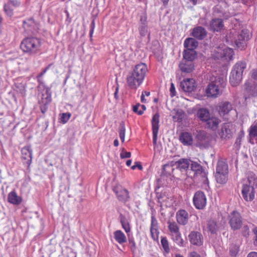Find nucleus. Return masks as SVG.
I'll return each mask as SVG.
<instances>
[{
	"label": "nucleus",
	"mask_w": 257,
	"mask_h": 257,
	"mask_svg": "<svg viewBox=\"0 0 257 257\" xmlns=\"http://www.w3.org/2000/svg\"><path fill=\"white\" fill-rule=\"evenodd\" d=\"M120 221L121 224V225L123 228L124 229L126 232H128L130 231V227L129 223L126 218V217L122 215L121 214L119 216Z\"/></svg>",
	"instance_id": "e433bc0d"
},
{
	"label": "nucleus",
	"mask_w": 257,
	"mask_h": 257,
	"mask_svg": "<svg viewBox=\"0 0 257 257\" xmlns=\"http://www.w3.org/2000/svg\"><path fill=\"white\" fill-rule=\"evenodd\" d=\"M207 228L211 233H215L217 230V225L216 222L213 220L208 221L207 223Z\"/></svg>",
	"instance_id": "a19ab883"
},
{
	"label": "nucleus",
	"mask_w": 257,
	"mask_h": 257,
	"mask_svg": "<svg viewBox=\"0 0 257 257\" xmlns=\"http://www.w3.org/2000/svg\"><path fill=\"white\" fill-rule=\"evenodd\" d=\"M251 77L257 80V69H253L251 72Z\"/></svg>",
	"instance_id": "680f3d73"
},
{
	"label": "nucleus",
	"mask_w": 257,
	"mask_h": 257,
	"mask_svg": "<svg viewBox=\"0 0 257 257\" xmlns=\"http://www.w3.org/2000/svg\"><path fill=\"white\" fill-rule=\"evenodd\" d=\"M140 106V104H136V105L134 106L133 107V111L135 112H136L139 115H141L143 113V111H142V110H138V108Z\"/></svg>",
	"instance_id": "5fc2aeb1"
},
{
	"label": "nucleus",
	"mask_w": 257,
	"mask_h": 257,
	"mask_svg": "<svg viewBox=\"0 0 257 257\" xmlns=\"http://www.w3.org/2000/svg\"><path fill=\"white\" fill-rule=\"evenodd\" d=\"M180 141L185 145L189 146L193 143V138L191 134L183 132L180 136Z\"/></svg>",
	"instance_id": "393cba45"
},
{
	"label": "nucleus",
	"mask_w": 257,
	"mask_h": 257,
	"mask_svg": "<svg viewBox=\"0 0 257 257\" xmlns=\"http://www.w3.org/2000/svg\"><path fill=\"white\" fill-rule=\"evenodd\" d=\"M113 191L115 193L118 199L122 202H125L129 198V193L125 189H123L121 187H115L113 188Z\"/></svg>",
	"instance_id": "dca6fc26"
},
{
	"label": "nucleus",
	"mask_w": 257,
	"mask_h": 257,
	"mask_svg": "<svg viewBox=\"0 0 257 257\" xmlns=\"http://www.w3.org/2000/svg\"><path fill=\"white\" fill-rule=\"evenodd\" d=\"M40 47V40L36 38H26L24 39L20 45L21 49L24 52L31 54L36 53Z\"/></svg>",
	"instance_id": "20e7f679"
},
{
	"label": "nucleus",
	"mask_w": 257,
	"mask_h": 257,
	"mask_svg": "<svg viewBox=\"0 0 257 257\" xmlns=\"http://www.w3.org/2000/svg\"><path fill=\"white\" fill-rule=\"evenodd\" d=\"M206 122L207 127L215 130L217 128L220 120L216 117H209Z\"/></svg>",
	"instance_id": "bb28decb"
},
{
	"label": "nucleus",
	"mask_w": 257,
	"mask_h": 257,
	"mask_svg": "<svg viewBox=\"0 0 257 257\" xmlns=\"http://www.w3.org/2000/svg\"><path fill=\"white\" fill-rule=\"evenodd\" d=\"M171 236L173 239L176 242V243L180 246L184 245L183 240L181 238L180 231L172 234Z\"/></svg>",
	"instance_id": "4c0bfd02"
},
{
	"label": "nucleus",
	"mask_w": 257,
	"mask_h": 257,
	"mask_svg": "<svg viewBox=\"0 0 257 257\" xmlns=\"http://www.w3.org/2000/svg\"><path fill=\"white\" fill-rule=\"evenodd\" d=\"M136 168H138L140 170L143 169V167L140 163L136 162V165L131 167L132 169L135 170Z\"/></svg>",
	"instance_id": "13d9d810"
},
{
	"label": "nucleus",
	"mask_w": 257,
	"mask_h": 257,
	"mask_svg": "<svg viewBox=\"0 0 257 257\" xmlns=\"http://www.w3.org/2000/svg\"><path fill=\"white\" fill-rule=\"evenodd\" d=\"M197 147L201 148H207L210 144V139L204 131H200L196 137Z\"/></svg>",
	"instance_id": "0eeeda50"
},
{
	"label": "nucleus",
	"mask_w": 257,
	"mask_h": 257,
	"mask_svg": "<svg viewBox=\"0 0 257 257\" xmlns=\"http://www.w3.org/2000/svg\"><path fill=\"white\" fill-rule=\"evenodd\" d=\"M216 52L218 58H224L227 60H232L233 55V50L229 48H225L223 49L218 48Z\"/></svg>",
	"instance_id": "f3484780"
},
{
	"label": "nucleus",
	"mask_w": 257,
	"mask_h": 257,
	"mask_svg": "<svg viewBox=\"0 0 257 257\" xmlns=\"http://www.w3.org/2000/svg\"><path fill=\"white\" fill-rule=\"evenodd\" d=\"M190 168V170L194 173V177H199V179L200 178L204 184L208 183L206 174L199 164L191 161Z\"/></svg>",
	"instance_id": "423d86ee"
},
{
	"label": "nucleus",
	"mask_w": 257,
	"mask_h": 257,
	"mask_svg": "<svg viewBox=\"0 0 257 257\" xmlns=\"http://www.w3.org/2000/svg\"><path fill=\"white\" fill-rule=\"evenodd\" d=\"M44 108L42 106H41V111L43 113H44L47 109V108L45 107V105H44Z\"/></svg>",
	"instance_id": "774afa93"
},
{
	"label": "nucleus",
	"mask_w": 257,
	"mask_h": 257,
	"mask_svg": "<svg viewBox=\"0 0 257 257\" xmlns=\"http://www.w3.org/2000/svg\"><path fill=\"white\" fill-rule=\"evenodd\" d=\"M198 45L197 41L192 38H189L185 40L184 45L187 49L194 50Z\"/></svg>",
	"instance_id": "cd10ccee"
},
{
	"label": "nucleus",
	"mask_w": 257,
	"mask_h": 257,
	"mask_svg": "<svg viewBox=\"0 0 257 257\" xmlns=\"http://www.w3.org/2000/svg\"><path fill=\"white\" fill-rule=\"evenodd\" d=\"M257 187V178L251 173L248 176L247 184L243 185L242 194L244 200L251 201L254 198V189Z\"/></svg>",
	"instance_id": "7ed1b4c3"
},
{
	"label": "nucleus",
	"mask_w": 257,
	"mask_h": 257,
	"mask_svg": "<svg viewBox=\"0 0 257 257\" xmlns=\"http://www.w3.org/2000/svg\"><path fill=\"white\" fill-rule=\"evenodd\" d=\"M4 10L8 16L11 17L13 15V10L12 9V6L10 4H7L5 5Z\"/></svg>",
	"instance_id": "c03bdc74"
},
{
	"label": "nucleus",
	"mask_w": 257,
	"mask_h": 257,
	"mask_svg": "<svg viewBox=\"0 0 257 257\" xmlns=\"http://www.w3.org/2000/svg\"><path fill=\"white\" fill-rule=\"evenodd\" d=\"M217 110L220 116H224L232 110V106L228 101L222 102L218 105Z\"/></svg>",
	"instance_id": "4468645a"
},
{
	"label": "nucleus",
	"mask_w": 257,
	"mask_h": 257,
	"mask_svg": "<svg viewBox=\"0 0 257 257\" xmlns=\"http://www.w3.org/2000/svg\"><path fill=\"white\" fill-rule=\"evenodd\" d=\"M244 89L249 96H257V83L248 81L244 84Z\"/></svg>",
	"instance_id": "6ab92c4d"
},
{
	"label": "nucleus",
	"mask_w": 257,
	"mask_h": 257,
	"mask_svg": "<svg viewBox=\"0 0 257 257\" xmlns=\"http://www.w3.org/2000/svg\"><path fill=\"white\" fill-rule=\"evenodd\" d=\"M35 25V22L32 19L28 20L27 22H24V28L25 29H27L28 31L30 30L29 29V27H34Z\"/></svg>",
	"instance_id": "a18cd8bd"
},
{
	"label": "nucleus",
	"mask_w": 257,
	"mask_h": 257,
	"mask_svg": "<svg viewBox=\"0 0 257 257\" xmlns=\"http://www.w3.org/2000/svg\"><path fill=\"white\" fill-rule=\"evenodd\" d=\"M188 238L191 243L193 245L200 246L203 243V236L198 231L191 232L188 235Z\"/></svg>",
	"instance_id": "2eb2a0df"
},
{
	"label": "nucleus",
	"mask_w": 257,
	"mask_h": 257,
	"mask_svg": "<svg viewBox=\"0 0 257 257\" xmlns=\"http://www.w3.org/2000/svg\"><path fill=\"white\" fill-rule=\"evenodd\" d=\"M22 158L24 163L26 164L28 166L31 163L32 158V151L30 146H26L21 150Z\"/></svg>",
	"instance_id": "a211bd4d"
},
{
	"label": "nucleus",
	"mask_w": 257,
	"mask_h": 257,
	"mask_svg": "<svg viewBox=\"0 0 257 257\" xmlns=\"http://www.w3.org/2000/svg\"><path fill=\"white\" fill-rule=\"evenodd\" d=\"M242 234L243 236L247 237L249 235V228L247 225H244L241 230Z\"/></svg>",
	"instance_id": "09e8293b"
},
{
	"label": "nucleus",
	"mask_w": 257,
	"mask_h": 257,
	"mask_svg": "<svg viewBox=\"0 0 257 257\" xmlns=\"http://www.w3.org/2000/svg\"><path fill=\"white\" fill-rule=\"evenodd\" d=\"M129 244L130 245L131 249L132 251H134L136 248V243L134 240L132 239H129Z\"/></svg>",
	"instance_id": "6e6d98bb"
},
{
	"label": "nucleus",
	"mask_w": 257,
	"mask_h": 257,
	"mask_svg": "<svg viewBox=\"0 0 257 257\" xmlns=\"http://www.w3.org/2000/svg\"><path fill=\"white\" fill-rule=\"evenodd\" d=\"M168 228L171 234H173L179 232V228L175 222H168Z\"/></svg>",
	"instance_id": "58836bf2"
},
{
	"label": "nucleus",
	"mask_w": 257,
	"mask_h": 257,
	"mask_svg": "<svg viewBox=\"0 0 257 257\" xmlns=\"http://www.w3.org/2000/svg\"><path fill=\"white\" fill-rule=\"evenodd\" d=\"M51 101V95L49 93V90L47 88L45 90V93L42 94L41 99L39 100L42 105L46 106Z\"/></svg>",
	"instance_id": "7c9ffc66"
},
{
	"label": "nucleus",
	"mask_w": 257,
	"mask_h": 257,
	"mask_svg": "<svg viewBox=\"0 0 257 257\" xmlns=\"http://www.w3.org/2000/svg\"><path fill=\"white\" fill-rule=\"evenodd\" d=\"M174 162H172L170 164H167L163 166L162 172L163 175L168 176L172 174L174 170L173 167L175 166V165H174Z\"/></svg>",
	"instance_id": "72a5a7b5"
},
{
	"label": "nucleus",
	"mask_w": 257,
	"mask_h": 257,
	"mask_svg": "<svg viewBox=\"0 0 257 257\" xmlns=\"http://www.w3.org/2000/svg\"><path fill=\"white\" fill-rule=\"evenodd\" d=\"M188 257H200V255L197 252L193 251L189 254Z\"/></svg>",
	"instance_id": "e2e57ef3"
},
{
	"label": "nucleus",
	"mask_w": 257,
	"mask_h": 257,
	"mask_svg": "<svg viewBox=\"0 0 257 257\" xmlns=\"http://www.w3.org/2000/svg\"><path fill=\"white\" fill-rule=\"evenodd\" d=\"M180 86L184 91L191 92L196 87L195 81L193 78H187L181 82Z\"/></svg>",
	"instance_id": "ddd939ff"
},
{
	"label": "nucleus",
	"mask_w": 257,
	"mask_h": 257,
	"mask_svg": "<svg viewBox=\"0 0 257 257\" xmlns=\"http://www.w3.org/2000/svg\"><path fill=\"white\" fill-rule=\"evenodd\" d=\"M249 39V31L246 29L242 30L238 35L235 43L238 48L242 49L245 46V41Z\"/></svg>",
	"instance_id": "f8f14e48"
},
{
	"label": "nucleus",
	"mask_w": 257,
	"mask_h": 257,
	"mask_svg": "<svg viewBox=\"0 0 257 257\" xmlns=\"http://www.w3.org/2000/svg\"><path fill=\"white\" fill-rule=\"evenodd\" d=\"M233 124L230 122L224 123L221 126V129L219 135L221 139H227L232 137L234 132Z\"/></svg>",
	"instance_id": "6e6552de"
},
{
	"label": "nucleus",
	"mask_w": 257,
	"mask_h": 257,
	"mask_svg": "<svg viewBox=\"0 0 257 257\" xmlns=\"http://www.w3.org/2000/svg\"><path fill=\"white\" fill-rule=\"evenodd\" d=\"M52 65V64H49L40 74V76H42L44 74H45L47 70L49 68V67Z\"/></svg>",
	"instance_id": "69168bd1"
},
{
	"label": "nucleus",
	"mask_w": 257,
	"mask_h": 257,
	"mask_svg": "<svg viewBox=\"0 0 257 257\" xmlns=\"http://www.w3.org/2000/svg\"><path fill=\"white\" fill-rule=\"evenodd\" d=\"M179 68L182 72L189 73L194 69V65L193 62L182 60L179 64Z\"/></svg>",
	"instance_id": "412c9836"
},
{
	"label": "nucleus",
	"mask_w": 257,
	"mask_h": 257,
	"mask_svg": "<svg viewBox=\"0 0 257 257\" xmlns=\"http://www.w3.org/2000/svg\"><path fill=\"white\" fill-rule=\"evenodd\" d=\"M176 218L178 223L185 225L188 220V213L185 210H179L176 213Z\"/></svg>",
	"instance_id": "b1692460"
},
{
	"label": "nucleus",
	"mask_w": 257,
	"mask_h": 257,
	"mask_svg": "<svg viewBox=\"0 0 257 257\" xmlns=\"http://www.w3.org/2000/svg\"><path fill=\"white\" fill-rule=\"evenodd\" d=\"M161 241L163 247L165 249V251L167 252H169L170 248L169 246L168 241L167 238L165 237H162Z\"/></svg>",
	"instance_id": "de8ad7c7"
},
{
	"label": "nucleus",
	"mask_w": 257,
	"mask_h": 257,
	"mask_svg": "<svg viewBox=\"0 0 257 257\" xmlns=\"http://www.w3.org/2000/svg\"><path fill=\"white\" fill-rule=\"evenodd\" d=\"M114 238L120 244L126 241V238L124 234L120 230H116L114 232Z\"/></svg>",
	"instance_id": "2f4dec72"
},
{
	"label": "nucleus",
	"mask_w": 257,
	"mask_h": 257,
	"mask_svg": "<svg viewBox=\"0 0 257 257\" xmlns=\"http://www.w3.org/2000/svg\"><path fill=\"white\" fill-rule=\"evenodd\" d=\"M119 136L121 141L123 143L124 141L125 128L123 122H121L119 126Z\"/></svg>",
	"instance_id": "ea45409f"
},
{
	"label": "nucleus",
	"mask_w": 257,
	"mask_h": 257,
	"mask_svg": "<svg viewBox=\"0 0 257 257\" xmlns=\"http://www.w3.org/2000/svg\"><path fill=\"white\" fill-rule=\"evenodd\" d=\"M170 91L171 92V93L172 94V95L174 96L175 95L174 93L175 92V86H174V84L172 83L171 84Z\"/></svg>",
	"instance_id": "052dcab7"
},
{
	"label": "nucleus",
	"mask_w": 257,
	"mask_h": 257,
	"mask_svg": "<svg viewBox=\"0 0 257 257\" xmlns=\"http://www.w3.org/2000/svg\"><path fill=\"white\" fill-rule=\"evenodd\" d=\"M197 116L202 121H206L209 118V112L208 110L205 108H201L198 110Z\"/></svg>",
	"instance_id": "473e14b6"
},
{
	"label": "nucleus",
	"mask_w": 257,
	"mask_h": 257,
	"mask_svg": "<svg viewBox=\"0 0 257 257\" xmlns=\"http://www.w3.org/2000/svg\"><path fill=\"white\" fill-rule=\"evenodd\" d=\"M148 71L146 64L141 63L136 65L133 71L126 77V82L131 89H137L143 82Z\"/></svg>",
	"instance_id": "f257e3e1"
},
{
	"label": "nucleus",
	"mask_w": 257,
	"mask_h": 257,
	"mask_svg": "<svg viewBox=\"0 0 257 257\" xmlns=\"http://www.w3.org/2000/svg\"><path fill=\"white\" fill-rule=\"evenodd\" d=\"M120 156L121 159L129 158L131 157V153L130 152L125 151L124 149H123L122 152L120 154Z\"/></svg>",
	"instance_id": "864d4df0"
},
{
	"label": "nucleus",
	"mask_w": 257,
	"mask_h": 257,
	"mask_svg": "<svg viewBox=\"0 0 257 257\" xmlns=\"http://www.w3.org/2000/svg\"><path fill=\"white\" fill-rule=\"evenodd\" d=\"M151 228H158V223L157 220L154 215L151 217Z\"/></svg>",
	"instance_id": "3c124183"
},
{
	"label": "nucleus",
	"mask_w": 257,
	"mask_h": 257,
	"mask_svg": "<svg viewBox=\"0 0 257 257\" xmlns=\"http://www.w3.org/2000/svg\"><path fill=\"white\" fill-rule=\"evenodd\" d=\"M193 203L196 208L203 209L206 204V198L203 192L197 191L194 194Z\"/></svg>",
	"instance_id": "1a4fd4ad"
},
{
	"label": "nucleus",
	"mask_w": 257,
	"mask_h": 257,
	"mask_svg": "<svg viewBox=\"0 0 257 257\" xmlns=\"http://www.w3.org/2000/svg\"><path fill=\"white\" fill-rule=\"evenodd\" d=\"M227 174L228 173L216 172L215 178L216 181L220 184L226 183L227 180Z\"/></svg>",
	"instance_id": "c9c22d12"
},
{
	"label": "nucleus",
	"mask_w": 257,
	"mask_h": 257,
	"mask_svg": "<svg viewBox=\"0 0 257 257\" xmlns=\"http://www.w3.org/2000/svg\"><path fill=\"white\" fill-rule=\"evenodd\" d=\"M249 135L250 138H255L257 137V126L252 125L249 130Z\"/></svg>",
	"instance_id": "37998d69"
},
{
	"label": "nucleus",
	"mask_w": 257,
	"mask_h": 257,
	"mask_svg": "<svg viewBox=\"0 0 257 257\" xmlns=\"http://www.w3.org/2000/svg\"><path fill=\"white\" fill-rule=\"evenodd\" d=\"M230 252L232 256H234L236 255V254L237 252V249L236 248L235 251H233L232 250H231L230 251Z\"/></svg>",
	"instance_id": "338daca9"
},
{
	"label": "nucleus",
	"mask_w": 257,
	"mask_h": 257,
	"mask_svg": "<svg viewBox=\"0 0 257 257\" xmlns=\"http://www.w3.org/2000/svg\"><path fill=\"white\" fill-rule=\"evenodd\" d=\"M151 234L154 239L157 238L159 234L158 228H150Z\"/></svg>",
	"instance_id": "603ef678"
},
{
	"label": "nucleus",
	"mask_w": 257,
	"mask_h": 257,
	"mask_svg": "<svg viewBox=\"0 0 257 257\" xmlns=\"http://www.w3.org/2000/svg\"><path fill=\"white\" fill-rule=\"evenodd\" d=\"M224 27L223 21L220 19H212L209 24V29L210 31L219 32L223 29Z\"/></svg>",
	"instance_id": "aec40b11"
},
{
	"label": "nucleus",
	"mask_w": 257,
	"mask_h": 257,
	"mask_svg": "<svg viewBox=\"0 0 257 257\" xmlns=\"http://www.w3.org/2000/svg\"><path fill=\"white\" fill-rule=\"evenodd\" d=\"M191 34L194 38L199 40H202L206 37L207 32L204 28L198 26L193 29Z\"/></svg>",
	"instance_id": "5701e85b"
},
{
	"label": "nucleus",
	"mask_w": 257,
	"mask_h": 257,
	"mask_svg": "<svg viewBox=\"0 0 257 257\" xmlns=\"http://www.w3.org/2000/svg\"><path fill=\"white\" fill-rule=\"evenodd\" d=\"M95 28L94 20H93L90 25V37L91 38Z\"/></svg>",
	"instance_id": "4d7b16f0"
},
{
	"label": "nucleus",
	"mask_w": 257,
	"mask_h": 257,
	"mask_svg": "<svg viewBox=\"0 0 257 257\" xmlns=\"http://www.w3.org/2000/svg\"><path fill=\"white\" fill-rule=\"evenodd\" d=\"M70 116L71 114L69 112L63 113L60 118L61 122L63 123H66L69 119Z\"/></svg>",
	"instance_id": "49530a36"
},
{
	"label": "nucleus",
	"mask_w": 257,
	"mask_h": 257,
	"mask_svg": "<svg viewBox=\"0 0 257 257\" xmlns=\"http://www.w3.org/2000/svg\"><path fill=\"white\" fill-rule=\"evenodd\" d=\"M191 160L188 159H181L175 162L174 165L177 168L181 171H185L190 167Z\"/></svg>",
	"instance_id": "4be33fe9"
},
{
	"label": "nucleus",
	"mask_w": 257,
	"mask_h": 257,
	"mask_svg": "<svg viewBox=\"0 0 257 257\" xmlns=\"http://www.w3.org/2000/svg\"><path fill=\"white\" fill-rule=\"evenodd\" d=\"M209 81L205 90L207 96L216 98L221 95L226 85L225 79L222 77L212 76Z\"/></svg>",
	"instance_id": "f03ea898"
},
{
	"label": "nucleus",
	"mask_w": 257,
	"mask_h": 257,
	"mask_svg": "<svg viewBox=\"0 0 257 257\" xmlns=\"http://www.w3.org/2000/svg\"><path fill=\"white\" fill-rule=\"evenodd\" d=\"M147 19V14L145 13H143L140 17V25H148Z\"/></svg>",
	"instance_id": "8fccbe9b"
},
{
	"label": "nucleus",
	"mask_w": 257,
	"mask_h": 257,
	"mask_svg": "<svg viewBox=\"0 0 257 257\" xmlns=\"http://www.w3.org/2000/svg\"><path fill=\"white\" fill-rule=\"evenodd\" d=\"M216 172L228 173V166L225 162L219 161L216 167Z\"/></svg>",
	"instance_id": "f704fd0d"
},
{
	"label": "nucleus",
	"mask_w": 257,
	"mask_h": 257,
	"mask_svg": "<svg viewBox=\"0 0 257 257\" xmlns=\"http://www.w3.org/2000/svg\"><path fill=\"white\" fill-rule=\"evenodd\" d=\"M196 57V53L194 50L186 49L184 51L183 60L193 62Z\"/></svg>",
	"instance_id": "c756f323"
},
{
	"label": "nucleus",
	"mask_w": 257,
	"mask_h": 257,
	"mask_svg": "<svg viewBox=\"0 0 257 257\" xmlns=\"http://www.w3.org/2000/svg\"><path fill=\"white\" fill-rule=\"evenodd\" d=\"M8 199L10 203L14 205H19L22 201V198L18 196L15 191H12L9 194Z\"/></svg>",
	"instance_id": "a878e982"
},
{
	"label": "nucleus",
	"mask_w": 257,
	"mask_h": 257,
	"mask_svg": "<svg viewBox=\"0 0 257 257\" xmlns=\"http://www.w3.org/2000/svg\"><path fill=\"white\" fill-rule=\"evenodd\" d=\"M159 118L160 115L158 113H156L153 117L152 119V132H153V142L154 145L157 144V141L158 138V133L159 128Z\"/></svg>",
	"instance_id": "9b49d317"
},
{
	"label": "nucleus",
	"mask_w": 257,
	"mask_h": 257,
	"mask_svg": "<svg viewBox=\"0 0 257 257\" xmlns=\"http://www.w3.org/2000/svg\"><path fill=\"white\" fill-rule=\"evenodd\" d=\"M139 32L140 34L142 37H145L147 35H149L148 25H140Z\"/></svg>",
	"instance_id": "79ce46f5"
},
{
	"label": "nucleus",
	"mask_w": 257,
	"mask_h": 257,
	"mask_svg": "<svg viewBox=\"0 0 257 257\" xmlns=\"http://www.w3.org/2000/svg\"><path fill=\"white\" fill-rule=\"evenodd\" d=\"M230 225L233 230L239 229L242 225V219L240 214L235 211L232 212L230 215Z\"/></svg>",
	"instance_id": "9d476101"
},
{
	"label": "nucleus",
	"mask_w": 257,
	"mask_h": 257,
	"mask_svg": "<svg viewBox=\"0 0 257 257\" xmlns=\"http://www.w3.org/2000/svg\"><path fill=\"white\" fill-rule=\"evenodd\" d=\"M247 257H257V252H250L248 254Z\"/></svg>",
	"instance_id": "0e129e2a"
},
{
	"label": "nucleus",
	"mask_w": 257,
	"mask_h": 257,
	"mask_svg": "<svg viewBox=\"0 0 257 257\" xmlns=\"http://www.w3.org/2000/svg\"><path fill=\"white\" fill-rule=\"evenodd\" d=\"M8 4H10L11 6H13L15 7L19 5V2L17 0H11Z\"/></svg>",
	"instance_id": "bf43d9fd"
},
{
	"label": "nucleus",
	"mask_w": 257,
	"mask_h": 257,
	"mask_svg": "<svg viewBox=\"0 0 257 257\" xmlns=\"http://www.w3.org/2000/svg\"><path fill=\"white\" fill-rule=\"evenodd\" d=\"M173 118L175 121L180 122L184 117L185 113L181 109L175 108L172 111Z\"/></svg>",
	"instance_id": "c85d7f7f"
},
{
	"label": "nucleus",
	"mask_w": 257,
	"mask_h": 257,
	"mask_svg": "<svg viewBox=\"0 0 257 257\" xmlns=\"http://www.w3.org/2000/svg\"><path fill=\"white\" fill-rule=\"evenodd\" d=\"M246 67V64L243 62L236 63L233 67L230 76V82L232 86L237 85L241 80L242 73Z\"/></svg>",
	"instance_id": "39448f33"
}]
</instances>
